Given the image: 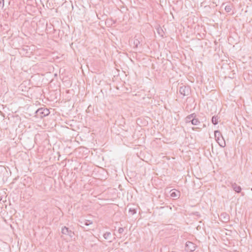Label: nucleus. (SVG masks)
Returning <instances> with one entry per match:
<instances>
[{"label": "nucleus", "mask_w": 252, "mask_h": 252, "mask_svg": "<svg viewBox=\"0 0 252 252\" xmlns=\"http://www.w3.org/2000/svg\"><path fill=\"white\" fill-rule=\"evenodd\" d=\"M194 101L191 97H188L186 100V103L184 104L185 109L187 111H190L194 108Z\"/></svg>", "instance_id": "f257e3e1"}, {"label": "nucleus", "mask_w": 252, "mask_h": 252, "mask_svg": "<svg viewBox=\"0 0 252 252\" xmlns=\"http://www.w3.org/2000/svg\"><path fill=\"white\" fill-rule=\"evenodd\" d=\"M215 136L218 141V143L221 147H224L225 146V142L223 139L222 136L220 131H216L215 132Z\"/></svg>", "instance_id": "f03ea898"}, {"label": "nucleus", "mask_w": 252, "mask_h": 252, "mask_svg": "<svg viewBox=\"0 0 252 252\" xmlns=\"http://www.w3.org/2000/svg\"><path fill=\"white\" fill-rule=\"evenodd\" d=\"M179 93L183 96H188L191 93V90L189 86H182L180 87Z\"/></svg>", "instance_id": "7ed1b4c3"}, {"label": "nucleus", "mask_w": 252, "mask_h": 252, "mask_svg": "<svg viewBox=\"0 0 252 252\" xmlns=\"http://www.w3.org/2000/svg\"><path fill=\"white\" fill-rule=\"evenodd\" d=\"M36 114L37 116L43 118L45 116L48 115L50 113L49 110L47 109L40 108L36 111Z\"/></svg>", "instance_id": "20e7f679"}, {"label": "nucleus", "mask_w": 252, "mask_h": 252, "mask_svg": "<svg viewBox=\"0 0 252 252\" xmlns=\"http://www.w3.org/2000/svg\"><path fill=\"white\" fill-rule=\"evenodd\" d=\"M62 233L69 236L70 238H72L74 235V232L66 226H64L62 228Z\"/></svg>", "instance_id": "39448f33"}, {"label": "nucleus", "mask_w": 252, "mask_h": 252, "mask_svg": "<svg viewBox=\"0 0 252 252\" xmlns=\"http://www.w3.org/2000/svg\"><path fill=\"white\" fill-rule=\"evenodd\" d=\"M196 246L193 243L188 241L186 242L185 246V250L187 252H192L195 250Z\"/></svg>", "instance_id": "423d86ee"}, {"label": "nucleus", "mask_w": 252, "mask_h": 252, "mask_svg": "<svg viewBox=\"0 0 252 252\" xmlns=\"http://www.w3.org/2000/svg\"><path fill=\"white\" fill-rule=\"evenodd\" d=\"M180 196V192L175 189H172L170 191V196L174 199H177Z\"/></svg>", "instance_id": "0eeeda50"}, {"label": "nucleus", "mask_w": 252, "mask_h": 252, "mask_svg": "<svg viewBox=\"0 0 252 252\" xmlns=\"http://www.w3.org/2000/svg\"><path fill=\"white\" fill-rule=\"evenodd\" d=\"M232 188L233 190L237 193H239L241 191V188L240 186H238L236 183L232 184Z\"/></svg>", "instance_id": "6e6552de"}, {"label": "nucleus", "mask_w": 252, "mask_h": 252, "mask_svg": "<svg viewBox=\"0 0 252 252\" xmlns=\"http://www.w3.org/2000/svg\"><path fill=\"white\" fill-rule=\"evenodd\" d=\"M194 114H192L191 115L188 116L186 118V122L187 123L191 122V120L194 118Z\"/></svg>", "instance_id": "1a4fd4ad"}, {"label": "nucleus", "mask_w": 252, "mask_h": 252, "mask_svg": "<svg viewBox=\"0 0 252 252\" xmlns=\"http://www.w3.org/2000/svg\"><path fill=\"white\" fill-rule=\"evenodd\" d=\"M111 235V234L109 232H106L103 234V237L105 239L108 240L109 239L110 236Z\"/></svg>", "instance_id": "9d476101"}, {"label": "nucleus", "mask_w": 252, "mask_h": 252, "mask_svg": "<svg viewBox=\"0 0 252 252\" xmlns=\"http://www.w3.org/2000/svg\"><path fill=\"white\" fill-rule=\"evenodd\" d=\"M218 118L217 117L213 116L212 118V122L214 125H217L218 123Z\"/></svg>", "instance_id": "9b49d317"}, {"label": "nucleus", "mask_w": 252, "mask_h": 252, "mask_svg": "<svg viewBox=\"0 0 252 252\" xmlns=\"http://www.w3.org/2000/svg\"><path fill=\"white\" fill-rule=\"evenodd\" d=\"M195 116H194V118L191 120V124L193 125H197L199 123V121L197 119L194 118Z\"/></svg>", "instance_id": "f8f14e48"}, {"label": "nucleus", "mask_w": 252, "mask_h": 252, "mask_svg": "<svg viewBox=\"0 0 252 252\" xmlns=\"http://www.w3.org/2000/svg\"><path fill=\"white\" fill-rule=\"evenodd\" d=\"M225 10L227 12H229L231 11V9H232V5L229 4V5H227L225 6Z\"/></svg>", "instance_id": "ddd939ff"}, {"label": "nucleus", "mask_w": 252, "mask_h": 252, "mask_svg": "<svg viewBox=\"0 0 252 252\" xmlns=\"http://www.w3.org/2000/svg\"><path fill=\"white\" fill-rule=\"evenodd\" d=\"M129 213L130 215H133L136 213V210L134 208H129Z\"/></svg>", "instance_id": "4468645a"}, {"label": "nucleus", "mask_w": 252, "mask_h": 252, "mask_svg": "<svg viewBox=\"0 0 252 252\" xmlns=\"http://www.w3.org/2000/svg\"><path fill=\"white\" fill-rule=\"evenodd\" d=\"M133 44L135 47H138V45L140 44V42L137 39L134 40Z\"/></svg>", "instance_id": "2eb2a0df"}, {"label": "nucleus", "mask_w": 252, "mask_h": 252, "mask_svg": "<svg viewBox=\"0 0 252 252\" xmlns=\"http://www.w3.org/2000/svg\"><path fill=\"white\" fill-rule=\"evenodd\" d=\"M92 222H91L90 220H84V224L85 225H90V224H92Z\"/></svg>", "instance_id": "dca6fc26"}, {"label": "nucleus", "mask_w": 252, "mask_h": 252, "mask_svg": "<svg viewBox=\"0 0 252 252\" xmlns=\"http://www.w3.org/2000/svg\"><path fill=\"white\" fill-rule=\"evenodd\" d=\"M118 232L120 234L123 233L124 232V228L122 227H120L118 229Z\"/></svg>", "instance_id": "f3484780"}, {"label": "nucleus", "mask_w": 252, "mask_h": 252, "mask_svg": "<svg viewBox=\"0 0 252 252\" xmlns=\"http://www.w3.org/2000/svg\"><path fill=\"white\" fill-rule=\"evenodd\" d=\"M4 5V0H0V7H3Z\"/></svg>", "instance_id": "a211bd4d"}, {"label": "nucleus", "mask_w": 252, "mask_h": 252, "mask_svg": "<svg viewBox=\"0 0 252 252\" xmlns=\"http://www.w3.org/2000/svg\"><path fill=\"white\" fill-rule=\"evenodd\" d=\"M1 196H0V201H1Z\"/></svg>", "instance_id": "6ab92c4d"}, {"label": "nucleus", "mask_w": 252, "mask_h": 252, "mask_svg": "<svg viewBox=\"0 0 252 252\" xmlns=\"http://www.w3.org/2000/svg\"><path fill=\"white\" fill-rule=\"evenodd\" d=\"M159 29H158V32H159Z\"/></svg>", "instance_id": "aec40b11"}]
</instances>
